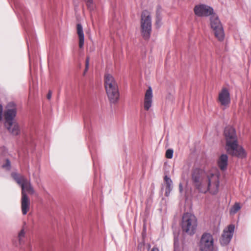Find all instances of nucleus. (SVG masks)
<instances>
[{
  "label": "nucleus",
  "instance_id": "1",
  "mask_svg": "<svg viewBox=\"0 0 251 251\" xmlns=\"http://www.w3.org/2000/svg\"><path fill=\"white\" fill-rule=\"evenodd\" d=\"M192 180L200 193L205 194L208 191L212 195H216L218 192L220 182L216 174L206 176L201 169L196 168L192 172Z\"/></svg>",
  "mask_w": 251,
  "mask_h": 251
},
{
  "label": "nucleus",
  "instance_id": "2",
  "mask_svg": "<svg viewBox=\"0 0 251 251\" xmlns=\"http://www.w3.org/2000/svg\"><path fill=\"white\" fill-rule=\"evenodd\" d=\"M224 135L226 141V149L227 152L232 156L238 158H245L247 153L243 147L238 145L235 129L231 126H226L225 128Z\"/></svg>",
  "mask_w": 251,
  "mask_h": 251
},
{
  "label": "nucleus",
  "instance_id": "3",
  "mask_svg": "<svg viewBox=\"0 0 251 251\" xmlns=\"http://www.w3.org/2000/svg\"><path fill=\"white\" fill-rule=\"evenodd\" d=\"M11 176L15 181L21 186L22 188L21 207L23 215L27 214L29 209L30 201L25 193V190L31 194L34 193V190L32 186L30 181L25 176L16 172L11 173Z\"/></svg>",
  "mask_w": 251,
  "mask_h": 251
},
{
  "label": "nucleus",
  "instance_id": "4",
  "mask_svg": "<svg viewBox=\"0 0 251 251\" xmlns=\"http://www.w3.org/2000/svg\"><path fill=\"white\" fill-rule=\"evenodd\" d=\"M17 114L16 105L14 102H10L6 106L4 112V126L13 135H17L20 132L18 124L14 121Z\"/></svg>",
  "mask_w": 251,
  "mask_h": 251
},
{
  "label": "nucleus",
  "instance_id": "5",
  "mask_svg": "<svg viewBox=\"0 0 251 251\" xmlns=\"http://www.w3.org/2000/svg\"><path fill=\"white\" fill-rule=\"evenodd\" d=\"M180 225L183 233L192 236L197 231V218L192 213H185L182 216Z\"/></svg>",
  "mask_w": 251,
  "mask_h": 251
},
{
  "label": "nucleus",
  "instance_id": "6",
  "mask_svg": "<svg viewBox=\"0 0 251 251\" xmlns=\"http://www.w3.org/2000/svg\"><path fill=\"white\" fill-rule=\"evenodd\" d=\"M141 30L142 36L145 39H148L151 31V13L147 10H144L141 16Z\"/></svg>",
  "mask_w": 251,
  "mask_h": 251
},
{
  "label": "nucleus",
  "instance_id": "7",
  "mask_svg": "<svg viewBox=\"0 0 251 251\" xmlns=\"http://www.w3.org/2000/svg\"><path fill=\"white\" fill-rule=\"evenodd\" d=\"M210 25L215 37L219 41L223 40L225 37L223 28L218 16L215 13L210 16Z\"/></svg>",
  "mask_w": 251,
  "mask_h": 251
},
{
  "label": "nucleus",
  "instance_id": "8",
  "mask_svg": "<svg viewBox=\"0 0 251 251\" xmlns=\"http://www.w3.org/2000/svg\"><path fill=\"white\" fill-rule=\"evenodd\" d=\"M213 238L209 233H203L201 237L200 242V249L201 251H213Z\"/></svg>",
  "mask_w": 251,
  "mask_h": 251
},
{
  "label": "nucleus",
  "instance_id": "9",
  "mask_svg": "<svg viewBox=\"0 0 251 251\" xmlns=\"http://www.w3.org/2000/svg\"><path fill=\"white\" fill-rule=\"evenodd\" d=\"M105 87L107 94H118V86L112 75L106 74L104 76Z\"/></svg>",
  "mask_w": 251,
  "mask_h": 251
},
{
  "label": "nucleus",
  "instance_id": "10",
  "mask_svg": "<svg viewBox=\"0 0 251 251\" xmlns=\"http://www.w3.org/2000/svg\"><path fill=\"white\" fill-rule=\"evenodd\" d=\"M234 228V225L231 224L229 225L227 228L224 230L220 239V243L222 245L226 246L229 243L232 238Z\"/></svg>",
  "mask_w": 251,
  "mask_h": 251
},
{
  "label": "nucleus",
  "instance_id": "11",
  "mask_svg": "<svg viewBox=\"0 0 251 251\" xmlns=\"http://www.w3.org/2000/svg\"><path fill=\"white\" fill-rule=\"evenodd\" d=\"M194 12L199 17L211 16L214 13L213 9L211 7L204 4L196 5L194 8Z\"/></svg>",
  "mask_w": 251,
  "mask_h": 251
},
{
  "label": "nucleus",
  "instance_id": "12",
  "mask_svg": "<svg viewBox=\"0 0 251 251\" xmlns=\"http://www.w3.org/2000/svg\"><path fill=\"white\" fill-rule=\"evenodd\" d=\"M228 163V156L226 154H222L218 160V165L220 169L222 171L226 170L227 169Z\"/></svg>",
  "mask_w": 251,
  "mask_h": 251
},
{
  "label": "nucleus",
  "instance_id": "13",
  "mask_svg": "<svg viewBox=\"0 0 251 251\" xmlns=\"http://www.w3.org/2000/svg\"><path fill=\"white\" fill-rule=\"evenodd\" d=\"M164 180L166 184L165 195L168 197L173 189V181L171 178L167 175L164 176Z\"/></svg>",
  "mask_w": 251,
  "mask_h": 251
},
{
  "label": "nucleus",
  "instance_id": "14",
  "mask_svg": "<svg viewBox=\"0 0 251 251\" xmlns=\"http://www.w3.org/2000/svg\"><path fill=\"white\" fill-rule=\"evenodd\" d=\"M77 33L79 38V47L82 48L84 43V36L82 26L80 24L77 25Z\"/></svg>",
  "mask_w": 251,
  "mask_h": 251
},
{
  "label": "nucleus",
  "instance_id": "15",
  "mask_svg": "<svg viewBox=\"0 0 251 251\" xmlns=\"http://www.w3.org/2000/svg\"><path fill=\"white\" fill-rule=\"evenodd\" d=\"M162 10L160 7H158L156 12L155 25L157 27L159 28L162 25Z\"/></svg>",
  "mask_w": 251,
  "mask_h": 251
},
{
  "label": "nucleus",
  "instance_id": "16",
  "mask_svg": "<svg viewBox=\"0 0 251 251\" xmlns=\"http://www.w3.org/2000/svg\"><path fill=\"white\" fill-rule=\"evenodd\" d=\"M144 107L146 110L148 111L151 107L152 103V95H145Z\"/></svg>",
  "mask_w": 251,
  "mask_h": 251
},
{
  "label": "nucleus",
  "instance_id": "17",
  "mask_svg": "<svg viewBox=\"0 0 251 251\" xmlns=\"http://www.w3.org/2000/svg\"><path fill=\"white\" fill-rule=\"evenodd\" d=\"M219 101L221 104L227 106L230 102V95H219Z\"/></svg>",
  "mask_w": 251,
  "mask_h": 251
},
{
  "label": "nucleus",
  "instance_id": "18",
  "mask_svg": "<svg viewBox=\"0 0 251 251\" xmlns=\"http://www.w3.org/2000/svg\"><path fill=\"white\" fill-rule=\"evenodd\" d=\"M25 232L24 228H22L18 233V240L19 242V244L20 245H22L24 243L25 241Z\"/></svg>",
  "mask_w": 251,
  "mask_h": 251
},
{
  "label": "nucleus",
  "instance_id": "19",
  "mask_svg": "<svg viewBox=\"0 0 251 251\" xmlns=\"http://www.w3.org/2000/svg\"><path fill=\"white\" fill-rule=\"evenodd\" d=\"M241 207L239 202H236L230 208V214L234 215L236 214L240 209Z\"/></svg>",
  "mask_w": 251,
  "mask_h": 251
},
{
  "label": "nucleus",
  "instance_id": "20",
  "mask_svg": "<svg viewBox=\"0 0 251 251\" xmlns=\"http://www.w3.org/2000/svg\"><path fill=\"white\" fill-rule=\"evenodd\" d=\"M86 2V4L89 10L91 12L94 10L95 8V5L93 3V0H84Z\"/></svg>",
  "mask_w": 251,
  "mask_h": 251
},
{
  "label": "nucleus",
  "instance_id": "21",
  "mask_svg": "<svg viewBox=\"0 0 251 251\" xmlns=\"http://www.w3.org/2000/svg\"><path fill=\"white\" fill-rule=\"evenodd\" d=\"M2 168L6 170L10 171L11 168V162L8 159H6L1 166Z\"/></svg>",
  "mask_w": 251,
  "mask_h": 251
},
{
  "label": "nucleus",
  "instance_id": "22",
  "mask_svg": "<svg viewBox=\"0 0 251 251\" xmlns=\"http://www.w3.org/2000/svg\"><path fill=\"white\" fill-rule=\"evenodd\" d=\"M110 103H115L119 99V95H107Z\"/></svg>",
  "mask_w": 251,
  "mask_h": 251
},
{
  "label": "nucleus",
  "instance_id": "23",
  "mask_svg": "<svg viewBox=\"0 0 251 251\" xmlns=\"http://www.w3.org/2000/svg\"><path fill=\"white\" fill-rule=\"evenodd\" d=\"M173 153H174L173 150H172V149L167 150L166 151V154H165L166 158H167L168 159L172 158L173 156Z\"/></svg>",
  "mask_w": 251,
  "mask_h": 251
},
{
  "label": "nucleus",
  "instance_id": "24",
  "mask_svg": "<svg viewBox=\"0 0 251 251\" xmlns=\"http://www.w3.org/2000/svg\"><path fill=\"white\" fill-rule=\"evenodd\" d=\"M89 57H87V59L86 60V63H85V69L83 73V75H85L86 74V73L88 71V70L89 69Z\"/></svg>",
  "mask_w": 251,
  "mask_h": 251
},
{
  "label": "nucleus",
  "instance_id": "25",
  "mask_svg": "<svg viewBox=\"0 0 251 251\" xmlns=\"http://www.w3.org/2000/svg\"><path fill=\"white\" fill-rule=\"evenodd\" d=\"M219 94H229V93L227 88L224 87Z\"/></svg>",
  "mask_w": 251,
  "mask_h": 251
},
{
  "label": "nucleus",
  "instance_id": "26",
  "mask_svg": "<svg viewBox=\"0 0 251 251\" xmlns=\"http://www.w3.org/2000/svg\"><path fill=\"white\" fill-rule=\"evenodd\" d=\"M3 106L0 104V121L2 120Z\"/></svg>",
  "mask_w": 251,
  "mask_h": 251
},
{
  "label": "nucleus",
  "instance_id": "27",
  "mask_svg": "<svg viewBox=\"0 0 251 251\" xmlns=\"http://www.w3.org/2000/svg\"><path fill=\"white\" fill-rule=\"evenodd\" d=\"M152 91L151 88V87H149L148 89V90L146 91V93L145 94H152Z\"/></svg>",
  "mask_w": 251,
  "mask_h": 251
},
{
  "label": "nucleus",
  "instance_id": "28",
  "mask_svg": "<svg viewBox=\"0 0 251 251\" xmlns=\"http://www.w3.org/2000/svg\"><path fill=\"white\" fill-rule=\"evenodd\" d=\"M179 191L180 192H182V191H183V186H182V184L181 183H180L179 185Z\"/></svg>",
  "mask_w": 251,
  "mask_h": 251
},
{
  "label": "nucleus",
  "instance_id": "29",
  "mask_svg": "<svg viewBox=\"0 0 251 251\" xmlns=\"http://www.w3.org/2000/svg\"><path fill=\"white\" fill-rule=\"evenodd\" d=\"M151 251H159L157 248H153L151 250Z\"/></svg>",
  "mask_w": 251,
  "mask_h": 251
},
{
  "label": "nucleus",
  "instance_id": "30",
  "mask_svg": "<svg viewBox=\"0 0 251 251\" xmlns=\"http://www.w3.org/2000/svg\"><path fill=\"white\" fill-rule=\"evenodd\" d=\"M176 241L178 242V239L177 238L176 239L175 237V239H174V244H175V245H176Z\"/></svg>",
  "mask_w": 251,
  "mask_h": 251
},
{
  "label": "nucleus",
  "instance_id": "31",
  "mask_svg": "<svg viewBox=\"0 0 251 251\" xmlns=\"http://www.w3.org/2000/svg\"><path fill=\"white\" fill-rule=\"evenodd\" d=\"M47 99L48 100H50L51 98V95H47Z\"/></svg>",
  "mask_w": 251,
  "mask_h": 251
},
{
  "label": "nucleus",
  "instance_id": "32",
  "mask_svg": "<svg viewBox=\"0 0 251 251\" xmlns=\"http://www.w3.org/2000/svg\"><path fill=\"white\" fill-rule=\"evenodd\" d=\"M86 120H87L86 118V117H84V121L85 123H86Z\"/></svg>",
  "mask_w": 251,
  "mask_h": 251
},
{
  "label": "nucleus",
  "instance_id": "33",
  "mask_svg": "<svg viewBox=\"0 0 251 251\" xmlns=\"http://www.w3.org/2000/svg\"><path fill=\"white\" fill-rule=\"evenodd\" d=\"M49 94H50V92H49V93H48V95H49Z\"/></svg>",
  "mask_w": 251,
  "mask_h": 251
}]
</instances>
